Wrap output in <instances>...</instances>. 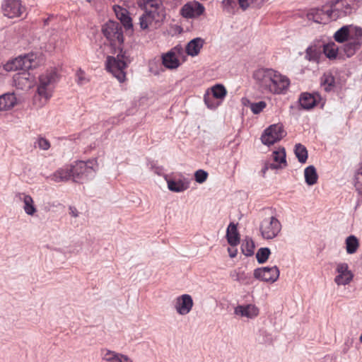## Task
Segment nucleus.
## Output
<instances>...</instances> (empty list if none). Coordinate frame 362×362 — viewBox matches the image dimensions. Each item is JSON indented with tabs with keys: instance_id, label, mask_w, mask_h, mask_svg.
<instances>
[{
	"instance_id": "obj_4",
	"label": "nucleus",
	"mask_w": 362,
	"mask_h": 362,
	"mask_svg": "<svg viewBox=\"0 0 362 362\" xmlns=\"http://www.w3.org/2000/svg\"><path fill=\"white\" fill-rule=\"evenodd\" d=\"M59 76L55 69H48L39 76L37 93L45 102L52 96Z\"/></svg>"
},
{
	"instance_id": "obj_12",
	"label": "nucleus",
	"mask_w": 362,
	"mask_h": 362,
	"mask_svg": "<svg viewBox=\"0 0 362 362\" xmlns=\"http://www.w3.org/2000/svg\"><path fill=\"white\" fill-rule=\"evenodd\" d=\"M205 11L204 6L197 1L186 3L180 9V14L185 18H197Z\"/></svg>"
},
{
	"instance_id": "obj_16",
	"label": "nucleus",
	"mask_w": 362,
	"mask_h": 362,
	"mask_svg": "<svg viewBox=\"0 0 362 362\" xmlns=\"http://www.w3.org/2000/svg\"><path fill=\"white\" fill-rule=\"evenodd\" d=\"M334 11L331 9L324 11L323 9L313 8L307 14L309 20L317 23H325L329 19L335 18Z\"/></svg>"
},
{
	"instance_id": "obj_20",
	"label": "nucleus",
	"mask_w": 362,
	"mask_h": 362,
	"mask_svg": "<svg viewBox=\"0 0 362 362\" xmlns=\"http://www.w3.org/2000/svg\"><path fill=\"white\" fill-rule=\"evenodd\" d=\"M113 10L117 18L126 28H131L132 27V18L129 17L128 11L126 8L115 5Z\"/></svg>"
},
{
	"instance_id": "obj_17",
	"label": "nucleus",
	"mask_w": 362,
	"mask_h": 362,
	"mask_svg": "<svg viewBox=\"0 0 362 362\" xmlns=\"http://www.w3.org/2000/svg\"><path fill=\"white\" fill-rule=\"evenodd\" d=\"M13 81L18 88L26 90L30 88L33 85V79L30 77V73L23 70L13 76Z\"/></svg>"
},
{
	"instance_id": "obj_30",
	"label": "nucleus",
	"mask_w": 362,
	"mask_h": 362,
	"mask_svg": "<svg viewBox=\"0 0 362 362\" xmlns=\"http://www.w3.org/2000/svg\"><path fill=\"white\" fill-rule=\"evenodd\" d=\"M167 182L168 189L170 191L175 192H183L189 187V182H185L182 180H169L167 181Z\"/></svg>"
},
{
	"instance_id": "obj_29",
	"label": "nucleus",
	"mask_w": 362,
	"mask_h": 362,
	"mask_svg": "<svg viewBox=\"0 0 362 362\" xmlns=\"http://www.w3.org/2000/svg\"><path fill=\"white\" fill-rule=\"evenodd\" d=\"M16 103V98L13 93H6L0 96V105L2 110L12 108Z\"/></svg>"
},
{
	"instance_id": "obj_3",
	"label": "nucleus",
	"mask_w": 362,
	"mask_h": 362,
	"mask_svg": "<svg viewBox=\"0 0 362 362\" xmlns=\"http://www.w3.org/2000/svg\"><path fill=\"white\" fill-rule=\"evenodd\" d=\"M130 61L125 52L121 51L116 57L108 56L106 59V69L120 83L127 80L126 71Z\"/></svg>"
},
{
	"instance_id": "obj_7",
	"label": "nucleus",
	"mask_w": 362,
	"mask_h": 362,
	"mask_svg": "<svg viewBox=\"0 0 362 362\" xmlns=\"http://www.w3.org/2000/svg\"><path fill=\"white\" fill-rule=\"evenodd\" d=\"M102 33L112 45L119 47L123 43L122 28L119 23L109 21L103 25Z\"/></svg>"
},
{
	"instance_id": "obj_10",
	"label": "nucleus",
	"mask_w": 362,
	"mask_h": 362,
	"mask_svg": "<svg viewBox=\"0 0 362 362\" xmlns=\"http://www.w3.org/2000/svg\"><path fill=\"white\" fill-rule=\"evenodd\" d=\"M183 52L184 51L181 46H175L172 48L162 56L163 66L169 69H177L180 65L179 58L183 55Z\"/></svg>"
},
{
	"instance_id": "obj_32",
	"label": "nucleus",
	"mask_w": 362,
	"mask_h": 362,
	"mask_svg": "<svg viewBox=\"0 0 362 362\" xmlns=\"http://www.w3.org/2000/svg\"><path fill=\"white\" fill-rule=\"evenodd\" d=\"M353 185L357 195L362 197V166L357 169L354 175Z\"/></svg>"
},
{
	"instance_id": "obj_39",
	"label": "nucleus",
	"mask_w": 362,
	"mask_h": 362,
	"mask_svg": "<svg viewBox=\"0 0 362 362\" xmlns=\"http://www.w3.org/2000/svg\"><path fill=\"white\" fill-rule=\"evenodd\" d=\"M349 40L358 41L359 45L362 43V28L358 27H349Z\"/></svg>"
},
{
	"instance_id": "obj_24",
	"label": "nucleus",
	"mask_w": 362,
	"mask_h": 362,
	"mask_svg": "<svg viewBox=\"0 0 362 362\" xmlns=\"http://www.w3.org/2000/svg\"><path fill=\"white\" fill-rule=\"evenodd\" d=\"M226 238L228 243L231 246H236L240 243V235L237 230V226L230 223L227 228Z\"/></svg>"
},
{
	"instance_id": "obj_27",
	"label": "nucleus",
	"mask_w": 362,
	"mask_h": 362,
	"mask_svg": "<svg viewBox=\"0 0 362 362\" xmlns=\"http://www.w3.org/2000/svg\"><path fill=\"white\" fill-rule=\"evenodd\" d=\"M322 49L320 46L312 45L306 49L305 58L309 61L318 62Z\"/></svg>"
},
{
	"instance_id": "obj_35",
	"label": "nucleus",
	"mask_w": 362,
	"mask_h": 362,
	"mask_svg": "<svg viewBox=\"0 0 362 362\" xmlns=\"http://www.w3.org/2000/svg\"><path fill=\"white\" fill-rule=\"evenodd\" d=\"M359 247L358 238L354 235H350L346 239V250L348 254L355 253Z\"/></svg>"
},
{
	"instance_id": "obj_33",
	"label": "nucleus",
	"mask_w": 362,
	"mask_h": 362,
	"mask_svg": "<svg viewBox=\"0 0 362 362\" xmlns=\"http://www.w3.org/2000/svg\"><path fill=\"white\" fill-rule=\"evenodd\" d=\"M209 92L213 95L216 100L221 101V103L227 95L226 88L221 84H217L212 86L209 90Z\"/></svg>"
},
{
	"instance_id": "obj_50",
	"label": "nucleus",
	"mask_w": 362,
	"mask_h": 362,
	"mask_svg": "<svg viewBox=\"0 0 362 362\" xmlns=\"http://www.w3.org/2000/svg\"><path fill=\"white\" fill-rule=\"evenodd\" d=\"M117 362H133V361L128 356L119 353Z\"/></svg>"
},
{
	"instance_id": "obj_38",
	"label": "nucleus",
	"mask_w": 362,
	"mask_h": 362,
	"mask_svg": "<svg viewBox=\"0 0 362 362\" xmlns=\"http://www.w3.org/2000/svg\"><path fill=\"white\" fill-rule=\"evenodd\" d=\"M295 154L300 163H305L307 161L308 151L303 145L300 144L296 145Z\"/></svg>"
},
{
	"instance_id": "obj_25",
	"label": "nucleus",
	"mask_w": 362,
	"mask_h": 362,
	"mask_svg": "<svg viewBox=\"0 0 362 362\" xmlns=\"http://www.w3.org/2000/svg\"><path fill=\"white\" fill-rule=\"evenodd\" d=\"M351 0H337L335 2L333 8H332V9L334 11V15L335 16V18L340 16L341 15V13L346 15L349 12L351 9Z\"/></svg>"
},
{
	"instance_id": "obj_15",
	"label": "nucleus",
	"mask_w": 362,
	"mask_h": 362,
	"mask_svg": "<svg viewBox=\"0 0 362 362\" xmlns=\"http://www.w3.org/2000/svg\"><path fill=\"white\" fill-rule=\"evenodd\" d=\"M194 302L189 294H182L175 300V309L180 315H186L192 310Z\"/></svg>"
},
{
	"instance_id": "obj_44",
	"label": "nucleus",
	"mask_w": 362,
	"mask_h": 362,
	"mask_svg": "<svg viewBox=\"0 0 362 362\" xmlns=\"http://www.w3.org/2000/svg\"><path fill=\"white\" fill-rule=\"evenodd\" d=\"M361 47L358 41L353 42L349 40L346 44L344 45V51L348 57L353 56L356 51L358 50Z\"/></svg>"
},
{
	"instance_id": "obj_52",
	"label": "nucleus",
	"mask_w": 362,
	"mask_h": 362,
	"mask_svg": "<svg viewBox=\"0 0 362 362\" xmlns=\"http://www.w3.org/2000/svg\"><path fill=\"white\" fill-rule=\"evenodd\" d=\"M228 253H229V256H230L231 258H233V257H236L237 253H238V250H237V249H235V248H230V247H229V248L228 249Z\"/></svg>"
},
{
	"instance_id": "obj_47",
	"label": "nucleus",
	"mask_w": 362,
	"mask_h": 362,
	"mask_svg": "<svg viewBox=\"0 0 362 362\" xmlns=\"http://www.w3.org/2000/svg\"><path fill=\"white\" fill-rule=\"evenodd\" d=\"M267 106L264 101H259L258 103H254L250 105V110L254 114L260 113Z\"/></svg>"
},
{
	"instance_id": "obj_21",
	"label": "nucleus",
	"mask_w": 362,
	"mask_h": 362,
	"mask_svg": "<svg viewBox=\"0 0 362 362\" xmlns=\"http://www.w3.org/2000/svg\"><path fill=\"white\" fill-rule=\"evenodd\" d=\"M70 178H72L71 166L60 168L50 175V179L56 182H66Z\"/></svg>"
},
{
	"instance_id": "obj_48",
	"label": "nucleus",
	"mask_w": 362,
	"mask_h": 362,
	"mask_svg": "<svg viewBox=\"0 0 362 362\" xmlns=\"http://www.w3.org/2000/svg\"><path fill=\"white\" fill-rule=\"evenodd\" d=\"M208 177L207 172L203 170H198L194 173V178L197 182L203 183L204 182Z\"/></svg>"
},
{
	"instance_id": "obj_13",
	"label": "nucleus",
	"mask_w": 362,
	"mask_h": 362,
	"mask_svg": "<svg viewBox=\"0 0 362 362\" xmlns=\"http://www.w3.org/2000/svg\"><path fill=\"white\" fill-rule=\"evenodd\" d=\"M337 275L334 278V282L338 286H345L349 284L354 278V274L349 269V265L345 262H340L336 266Z\"/></svg>"
},
{
	"instance_id": "obj_36",
	"label": "nucleus",
	"mask_w": 362,
	"mask_h": 362,
	"mask_svg": "<svg viewBox=\"0 0 362 362\" xmlns=\"http://www.w3.org/2000/svg\"><path fill=\"white\" fill-rule=\"evenodd\" d=\"M23 201L24 203L25 212L30 216H33L36 212V208L34 205V201L31 196L23 194Z\"/></svg>"
},
{
	"instance_id": "obj_9",
	"label": "nucleus",
	"mask_w": 362,
	"mask_h": 362,
	"mask_svg": "<svg viewBox=\"0 0 362 362\" xmlns=\"http://www.w3.org/2000/svg\"><path fill=\"white\" fill-rule=\"evenodd\" d=\"M259 229L263 238L273 239L280 233L281 224L276 217L272 216L262 221Z\"/></svg>"
},
{
	"instance_id": "obj_11",
	"label": "nucleus",
	"mask_w": 362,
	"mask_h": 362,
	"mask_svg": "<svg viewBox=\"0 0 362 362\" xmlns=\"http://www.w3.org/2000/svg\"><path fill=\"white\" fill-rule=\"evenodd\" d=\"M1 9L4 15L10 18L21 16L25 10L20 0H4Z\"/></svg>"
},
{
	"instance_id": "obj_6",
	"label": "nucleus",
	"mask_w": 362,
	"mask_h": 362,
	"mask_svg": "<svg viewBox=\"0 0 362 362\" xmlns=\"http://www.w3.org/2000/svg\"><path fill=\"white\" fill-rule=\"evenodd\" d=\"M40 64V59L36 54L30 53L20 56L4 65L6 71H13L18 69L28 70L36 68Z\"/></svg>"
},
{
	"instance_id": "obj_23",
	"label": "nucleus",
	"mask_w": 362,
	"mask_h": 362,
	"mask_svg": "<svg viewBox=\"0 0 362 362\" xmlns=\"http://www.w3.org/2000/svg\"><path fill=\"white\" fill-rule=\"evenodd\" d=\"M237 4L243 11L246 10L250 6L249 0H223L222 5L223 8L227 12H231L236 7Z\"/></svg>"
},
{
	"instance_id": "obj_45",
	"label": "nucleus",
	"mask_w": 362,
	"mask_h": 362,
	"mask_svg": "<svg viewBox=\"0 0 362 362\" xmlns=\"http://www.w3.org/2000/svg\"><path fill=\"white\" fill-rule=\"evenodd\" d=\"M271 254L270 250L268 247H262L258 250L256 254V258L259 264H263L267 262Z\"/></svg>"
},
{
	"instance_id": "obj_8",
	"label": "nucleus",
	"mask_w": 362,
	"mask_h": 362,
	"mask_svg": "<svg viewBox=\"0 0 362 362\" xmlns=\"http://www.w3.org/2000/svg\"><path fill=\"white\" fill-rule=\"evenodd\" d=\"M286 134V133L282 124H274L270 125L264 131L261 140L264 144L269 146L279 141Z\"/></svg>"
},
{
	"instance_id": "obj_43",
	"label": "nucleus",
	"mask_w": 362,
	"mask_h": 362,
	"mask_svg": "<svg viewBox=\"0 0 362 362\" xmlns=\"http://www.w3.org/2000/svg\"><path fill=\"white\" fill-rule=\"evenodd\" d=\"M349 27L344 26L338 30L334 35V40L338 42H344L346 40H349Z\"/></svg>"
},
{
	"instance_id": "obj_5",
	"label": "nucleus",
	"mask_w": 362,
	"mask_h": 362,
	"mask_svg": "<svg viewBox=\"0 0 362 362\" xmlns=\"http://www.w3.org/2000/svg\"><path fill=\"white\" fill-rule=\"evenodd\" d=\"M72 179L74 182H81L93 175L96 172L98 164L96 160H88V161H76L72 165Z\"/></svg>"
},
{
	"instance_id": "obj_14",
	"label": "nucleus",
	"mask_w": 362,
	"mask_h": 362,
	"mask_svg": "<svg viewBox=\"0 0 362 362\" xmlns=\"http://www.w3.org/2000/svg\"><path fill=\"white\" fill-rule=\"evenodd\" d=\"M279 276V270L276 267H261L255 269L254 277L266 282H275Z\"/></svg>"
},
{
	"instance_id": "obj_51",
	"label": "nucleus",
	"mask_w": 362,
	"mask_h": 362,
	"mask_svg": "<svg viewBox=\"0 0 362 362\" xmlns=\"http://www.w3.org/2000/svg\"><path fill=\"white\" fill-rule=\"evenodd\" d=\"M69 209V214L73 217H77L78 216V212L77 209H76V207L70 206Z\"/></svg>"
},
{
	"instance_id": "obj_40",
	"label": "nucleus",
	"mask_w": 362,
	"mask_h": 362,
	"mask_svg": "<svg viewBox=\"0 0 362 362\" xmlns=\"http://www.w3.org/2000/svg\"><path fill=\"white\" fill-rule=\"evenodd\" d=\"M139 6L144 10L163 5L161 0H136Z\"/></svg>"
},
{
	"instance_id": "obj_19",
	"label": "nucleus",
	"mask_w": 362,
	"mask_h": 362,
	"mask_svg": "<svg viewBox=\"0 0 362 362\" xmlns=\"http://www.w3.org/2000/svg\"><path fill=\"white\" fill-rule=\"evenodd\" d=\"M204 45V40L201 37H197L190 40L185 47L186 53L191 57L197 56Z\"/></svg>"
},
{
	"instance_id": "obj_26",
	"label": "nucleus",
	"mask_w": 362,
	"mask_h": 362,
	"mask_svg": "<svg viewBox=\"0 0 362 362\" xmlns=\"http://www.w3.org/2000/svg\"><path fill=\"white\" fill-rule=\"evenodd\" d=\"M272 158L276 163H272L271 168L276 169L278 168H281L282 164L284 166L286 165V151L284 148H279L278 150L274 151L272 153Z\"/></svg>"
},
{
	"instance_id": "obj_31",
	"label": "nucleus",
	"mask_w": 362,
	"mask_h": 362,
	"mask_svg": "<svg viewBox=\"0 0 362 362\" xmlns=\"http://www.w3.org/2000/svg\"><path fill=\"white\" fill-rule=\"evenodd\" d=\"M304 176L305 182L308 185H313L317 182L318 175L313 165H310L305 169Z\"/></svg>"
},
{
	"instance_id": "obj_34",
	"label": "nucleus",
	"mask_w": 362,
	"mask_h": 362,
	"mask_svg": "<svg viewBox=\"0 0 362 362\" xmlns=\"http://www.w3.org/2000/svg\"><path fill=\"white\" fill-rule=\"evenodd\" d=\"M339 51L338 46L334 42H329L323 46L322 52L329 59H336Z\"/></svg>"
},
{
	"instance_id": "obj_41",
	"label": "nucleus",
	"mask_w": 362,
	"mask_h": 362,
	"mask_svg": "<svg viewBox=\"0 0 362 362\" xmlns=\"http://www.w3.org/2000/svg\"><path fill=\"white\" fill-rule=\"evenodd\" d=\"M204 100L206 105L210 109H216L218 107L221 103V101H218L214 98L212 94L208 90L204 95Z\"/></svg>"
},
{
	"instance_id": "obj_37",
	"label": "nucleus",
	"mask_w": 362,
	"mask_h": 362,
	"mask_svg": "<svg viewBox=\"0 0 362 362\" xmlns=\"http://www.w3.org/2000/svg\"><path fill=\"white\" fill-rule=\"evenodd\" d=\"M242 252L245 256H252L254 254L255 244L251 238H245L241 245Z\"/></svg>"
},
{
	"instance_id": "obj_28",
	"label": "nucleus",
	"mask_w": 362,
	"mask_h": 362,
	"mask_svg": "<svg viewBox=\"0 0 362 362\" xmlns=\"http://www.w3.org/2000/svg\"><path fill=\"white\" fill-rule=\"evenodd\" d=\"M320 85L327 92L332 90L335 86V79L331 72H325L320 78Z\"/></svg>"
},
{
	"instance_id": "obj_18",
	"label": "nucleus",
	"mask_w": 362,
	"mask_h": 362,
	"mask_svg": "<svg viewBox=\"0 0 362 362\" xmlns=\"http://www.w3.org/2000/svg\"><path fill=\"white\" fill-rule=\"evenodd\" d=\"M322 98L319 93H303L300 95L299 103L301 107L305 110H310L316 106L320 101Z\"/></svg>"
},
{
	"instance_id": "obj_46",
	"label": "nucleus",
	"mask_w": 362,
	"mask_h": 362,
	"mask_svg": "<svg viewBox=\"0 0 362 362\" xmlns=\"http://www.w3.org/2000/svg\"><path fill=\"white\" fill-rule=\"evenodd\" d=\"M76 81L78 85L82 86L87 83L89 79L86 76V73L82 69H79L76 74Z\"/></svg>"
},
{
	"instance_id": "obj_1",
	"label": "nucleus",
	"mask_w": 362,
	"mask_h": 362,
	"mask_svg": "<svg viewBox=\"0 0 362 362\" xmlns=\"http://www.w3.org/2000/svg\"><path fill=\"white\" fill-rule=\"evenodd\" d=\"M253 78L264 91L273 94L285 93L290 86L288 78L273 69H258Z\"/></svg>"
},
{
	"instance_id": "obj_22",
	"label": "nucleus",
	"mask_w": 362,
	"mask_h": 362,
	"mask_svg": "<svg viewBox=\"0 0 362 362\" xmlns=\"http://www.w3.org/2000/svg\"><path fill=\"white\" fill-rule=\"evenodd\" d=\"M235 313L252 318L258 315L259 309L254 305H238L235 309Z\"/></svg>"
},
{
	"instance_id": "obj_2",
	"label": "nucleus",
	"mask_w": 362,
	"mask_h": 362,
	"mask_svg": "<svg viewBox=\"0 0 362 362\" xmlns=\"http://www.w3.org/2000/svg\"><path fill=\"white\" fill-rule=\"evenodd\" d=\"M166 13L163 5L145 10L139 18V25L142 30H154L163 24Z\"/></svg>"
},
{
	"instance_id": "obj_42",
	"label": "nucleus",
	"mask_w": 362,
	"mask_h": 362,
	"mask_svg": "<svg viewBox=\"0 0 362 362\" xmlns=\"http://www.w3.org/2000/svg\"><path fill=\"white\" fill-rule=\"evenodd\" d=\"M100 354L102 359L107 362H117L119 353L107 349H102Z\"/></svg>"
},
{
	"instance_id": "obj_49",
	"label": "nucleus",
	"mask_w": 362,
	"mask_h": 362,
	"mask_svg": "<svg viewBox=\"0 0 362 362\" xmlns=\"http://www.w3.org/2000/svg\"><path fill=\"white\" fill-rule=\"evenodd\" d=\"M37 145L38 147L42 150H47L50 147L49 141L47 139L42 137H40L37 139Z\"/></svg>"
}]
</instances>
